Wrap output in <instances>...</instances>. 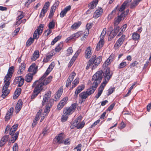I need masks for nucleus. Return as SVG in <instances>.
Wrapping results in <instances>:
<instances>
[{"instance_id": "4468645a", "label": "nucleus", "mask_w": 151, "mask_h": 151, "mask_svg": "<svg viewBox=\"0 0 151 151\" xmlns=\"http://www.w3.org/2000/svg\"><path fill=\"white\" fill-rule=\"evenodd\" d=\"M51 92L50 91H48L45 94L42 102L43 106L45 105L46 103L48 101V99L51 97Z\"/></svg>"}, {"instance_id": "c85d7f7f", "label": "nucleus", "mask_w": 151, "mask_h": 151, "mask_svg": "<svg viewBox=\"0 0 151 151\" xmlns=\"http://www.w3.org/2000/svg\"><path fill=\"white\" fill-rule=\"evenodd\" d=\"M123 15H121L118 16V17L116 19H115V21L114 23V25L116 26L122 20H123L124 19V16H123Z\"/></svg>"}, {"instance_id": "2eb2a0df", "label": "nucleus", "mask_w": 151, "mask_h": 151, "mask_svg": "<svg viewBox=\"0 0 151 151\" xmlns=\"http://www.w3.org/2000/svg\"><path fill=\"white\" fill-rule=\"evenodd\" d=\"M76 75V73L74 72H73L69 76L67 80L66 84V86L67 87H68L70 85Z\"/></svg>"}, {"instance_id": "39448f33", "label": "nucleus", "mask_w": 151, "mask_h": 151, "mask_svg": "<svg viewBox=\"0 0 151 151\" xmlns=\"http://www.w3.org/2000/svg\"><path fill=\"white\" fill-rule=\"evenodd\" d=\"M38 85L36 84L33 85V84L32 85V87L35 88L31 97V98L32 99H35L42 90L41 88V85L40 86H39Z\"/></svg>"}, {"instance_id": "ddd939ff", "label": "nucleus", "mask_w": 151, "mask_h": 151, "mask_svg": "<svg viewBox=\"0 0 151 151\" xmlns=\"http://www.w3.org/2000/svg\"><path fill=\"white\" fill-rule=\"evenodd\" d=\"M14 81L15 84H18V86L21 87L23 84L24 79L22 76H19L16 77Z\"/></svg>"}, {"instance_id": "37998d69", "label": "nucleus", "mask_w": 151, "mask_h": 151, "mask_svg": "<svg viewBox=\"0 0 151 151\" xmlns=\"http://www.w3.org/2000/svg\"><path fill=\"white\" fill-rule=\"evenodd\" d=\"M79 79L78 78H76L75 80L73 81L72 83V86L71 87V89H73L74 87L79 83Z\"/></svg>"}, {"instance_id": "f8f14e48", "label": "nucleus", "mask_w": 151, "mask_h": 151, "mask_svg": "<svg viewBox=\"0 0 151 151\" xmlns=\"http://www.w3.org/2000/svg\"><path fill=\"white\" fill-rule=\"evenodd\" d=\"M63 134L60 133L58 134L55 138V142L58 144L63 143L64 137L63 136Z\"/></svg>"}, {"instance_id": "72a5a7b5", "label": "nucleus", "mask_w": 151, "mask_h": 151, "mask_svg": "<svg viewBox=\"0 0 151 151\" xmlns=\"http://www.w3.org/2000/svg\"><path fill=\"white\" fill-rule=\"evenodd\" d=\"M21 89L19 88H17L14 92V95L13 96V98L14 99H17L21 93Z\"/></svg>"}, {"instance_id": "79ce46f5", "label": "nucleus", "mask_w": 151, "mask_h": 151, "mask_svg": "<svg viewBox=\"0 0 151 151\" xmlns=\"http://www.w3.org/2000/svg\"><path fill=\"white\" fill-rule=\"evenodd\" d=\"M82 118L81 116H79L78 117L77 119L75 120L73 124L75 126L77 127L78 125L81 122V120Z\"/></svg>"}, {"instance_id": "a18cd8bd", "label": "nucleus", "mask_w": 151, "mask_h": 151, "mask_svg": "<svg viewBox=\"0 0 151 151\" xmlns=\"http://www.w3.org/2000/svg\"><path fill=\"white\" fill-rule=\"evenodd\" d=\"M34 39L31 37L29 38L27 41L26 43V46L28 47L30 46L33 42Z\"/></svg>"}, {"instance_id": "393cba45", "label": "nucleus", "mask_w": 151, "mask_h": 151, "mask_svg": "<svg viewBox=\"0 0 151 151\" xmlns=\"http://www.w3.org/2000/svg\"><path fill=\"white\" fill-rule=\"evenodd\" d=\"M71 8V6L70 5L65 7L64 9L61 12L60 14V17H63L67 12L70 10Z\"/></svg>"}, {"instance_id": "dca6fc26", "label": "nucleus", "mask_w": 151, "mask_h": 151, "mask_svg": "<svg viewBox=\"0 0 151 151\" xmlns=\"http://www.w3.org/2000/svg\"><path fill=\"white\" fill-rule=\"evenodd\" d=\"M68 100L67 97L64 98L62 100L58 105L57 109L59 110L63 108Z\"/></svg>"}, {"instance_id": "20e7f679", "label": "nucleus", "mask_w": 151, "mask_h": 151, "mask_svg": "<svg viewBox=\"0 0 151 151\" xmlns=\"http://www.w3.org/2000/svg\"><path fill=\"white\" fill-rule=\"evenodd\" d=\"M47 76H44V75L42 76L38 81H35L33 83V85L36 84L38 85L39 86L41 85V88L43 89L42 86L43 85H46L48 84L51 81L52 78V77L51 76H50L47 78H45L44 81L43 80Z\"/></svg>"}, {"instance_id": "7ed1b4c3", "label": "nucleus", "mask_w": 151, "mask_h": 151, "mask_svg": "<svg viewBox=\"0 0 151 151\" xmlns=\"http://www.w3.org/2000/svg\"><path fill=\"white\" fill-rule=\"evenodd\" d=\"M76 106V104L75 103L72 104L69 108H67L64 109L61 119V120L62 122H64L67 120L68 116L74 111Z\"/></svg>"}, {"instance_id": "cd10ccee", "label": "nucleus", "mask_w": 151, "mask_h": 151, "mask_svg": "<svg viewBox=\"0 0 151 151\" xmlns=\"http://www.w3.org/2000/svg\"><path fill=\"white\" fill-rule=\"evenodd\" d=\"M22 102L21 101L19 100L18 101L15 107V112L17 113H18L21 109L22 106Z\"/></svg>"}, {"instance_id": "f3484780", "label": "nucleus", "mask_w": 151, "mask_h": 151, "mask_svg": "<svg viewBox=\"0 0 151 151\" xmlns=\"http://www.w3.org/2000/svg\"><path fill=\"white\" fill-rule=\"evenodd\" d=\"M35 65V63L32 64L28 69L29 72H32V73L34 75L35 74L37 71V67H36Z\"/></svg>"}, {"instance_id": "58836bf2", "label": "nucleus", "mask_w": 151, "mask_h": 151, "mask_svg": "<svg viewBox=\"0 0 151 151\" xmlns=\"http://www.w3.org/2000/svg\"><path fill=\"white\" fill-rule=\"evenodd\" d=\"M63 47V43L61 42L59 43L58 45L55 47V52H59L62 49Z\"/></svg>"}, {"instance_id": "5fc2aeb1", "label": "nucleus", "mask_w": 151, "mask_h": 151, "mask_svg": "<svg viewBox=\"0 0 151 151\" xmlns=\"http://www.w3.org/2000/svg\"><path fill=\"white\" fill-rule=\"evenodd\" d=\"M116 34L117 33H116L115 32L112 30L109 36V39L111 40L114 37L116 36Z\"/></svg>"}, {"instance_id": "a19ab883", "label": "nucleus", "mask_w": 151, "mask_h": 151, "mask_svg": "<svg viewBox=\"0 0 151 151\" xmlns=\"http://www.w3.org/2000/svg\"><path fill=\"white\" fill-rule=\"evenodd\" d=\"M132 37L133 40H137L140 38V35L134 32L132 36Z\"/></svg>"}, {"instance_id": "9d476101", "label": "nucleus", "mask_w": 151, "mask_h": 151, "mask_svg": "<svg viewBox=\"0 0 151 151\" xmlns=\"http://www.w3.org/2000/svg\"><path fill=\"white\" fill-rule=\"evenodd\" d=\"M125 36L124 35H122L119 39L114 45V47L115 49H118L121 45L125 39Z\"/></svg>"}, {"instance_id": "2f4dec72", "label": "nucleus", "mask_w": 151, "mask_h": 151, "mask_svg": "<svg viewBox=\"0 0 151 151\" xmlns=\"http://www.w3.org/2000/svg\"><path fill=\"white\" fill-rule=\"evenodd\" d=\"M98 3L97 0H93L88 4V7L90 9H93L96 6Z\"/></svg>"}, {"instance_id": "864d4df0", "label": "nucleus", "mask_w": 151, "mask_h": 151, "mask_svg": "<svg viewBox=\"0 0 151 151\" xmlns=\"http://www.w3.org/2000/svg\"><path fill=\"white\" fill-rule=\"evenodd\" d=\"M61 37V36H58L55 37V39L52 41L51 42V44L52 45H53L57 41L60 39Z\"/></svg>"}, {"instance_id": "e433bc0d", "label": "nucleus", "mask_w": 151, "mask_h": 151, "mask_svg": "<svg viewBox=\"0 0 151 151\" xmlns=\"http://www.w3.org/2000/svg\"><path fill=\"white\" fill-rule=\"evenodd\" d=\"M39 52L38 50L35 51L31 59L33 61L35 60L39 57Z\"/></svg>"}, {"instance_id": "a878e982", "label": "nucleus", "mask_w": 151, "mask_h": 151, "mask_svg": "<svg viewBox=\"0 0 151 151\" xmlns=\"http://www.w3.org/2000/svg\"><path fill=\"white\" fill-rule=\"evenodd\" d=\"M54 54V51H52L47 55H46V58H44L43 60V62L45 63L48 62L52 58Z\"/></svg>"}, {"instance_id": "09e8293b", "label": "nucleus", "mask_w": 151, "mask_h": 151, "mask_svg": "<svg viewBox=\"0 0 151 151\" xmlns=\"http://www.w3.org/2000/svg\"><path fill=\"white\" fill-rule=\"evenodd\" d=\"M111 63L108 60H106L104 63L103 65V67L104 68L105 70L106 68H108L107 67Z\"/></svg>"}, {"instance_id": "13d9d810", "label": "nucleus", "mask_w": 151, "mask_h": 151, "mask_svg": "<svg viewBox=\"0 0 151 151\" xmlns=\"http://www.w3.org/2000/svg\"><path fill=\"white\" fill-rule=\"evenodd\" d=\"M127 27V24H124L121 27V32H120L119 34L118 35V36H119L121 34H122L125 30Z\"/></svg>"}, {"instance_id": "c756f323", "label": "nucleus", "mask_w": 151, "mask_h": 151, "mask_svg": "<svg viewBox=\"0 0 151 151\" xmlns=\"http://www.w3.org/2000/svg\"><path fill=\"white\" fill-rule=\"evenodd\" d=\"M93 58H91L89 60L88 62L87 65L86 67V70L88 69L90 67L91 69L92 70L95 69V68H93Z\"/></svg>"}, {"instance_id": "4c0bfd02", "label": "nucleus", "mask_w": 151, "mask_h": 151, "mask_svg": "<svg viewBox=\"0 0 151 151\" xmlns=\"http://www.w3.org/2000/svg\"><path fill=\"white\" fill-rule=\"evenodd\" d=\"M25 66L24 64H21L19 66V69L18 70L17 73L19 74H22L23 73V71L25 69Z\"/></svg>"}, {"instance_id": "052dcab7", "label": "nucleus", "mask_w": 151, "mask_h": 151, "mask_svg": "<svg viewBox=\"0 0 151 151\" xmlns=\"http://www.w3.org/2000/svg\"><path fill=\"white\" fill-rule=\"evenodd\" d=\"M85 123L83 122H80L76 127L77 129L82 128L84 126Z\"/></svg>"}, {"instance_id": "f704fd0d", "label": "nucleus", "mask_w": 151, "mask_h": 151, "mask_svg": "<svg viewBox=\"0 0 151 151\" xmlns=\"http://www.w3.org/2000/svg\"><path fill=\"white\" fill-rule=\"evenodd\" d=\"M33 75L31 73L27 74L25 76L26 81L28 82H30L33 79Z\"/></svg>"}, {"instance_id": "bb28decb", "label": "nucleus", "mask_w": 151, "mask_h": 151, "mask_svg": "<svg viewBox=\"0 0 151 151\" xmlns=\"http://www.w3.org/2000/svg\"><path fill=\"white\" fill-rule=\"evenodd\" d=\"M9 138V136L6 135L4 136L1 139L0 141V147L3 146L8 141Z\"/></svg>"}, {"instance_id": "f257e3e1", "label": "nucleus", "mask_w": 151, "mask_h": 151, "mask_svg": "<svg viewBox=\"0 0 151 151\" xmlns=\"http://www.w3.org/2000/svg\"><path fill=\"white\" fill-rule=\"evenodd\" d=\"M112 75V72L111 71L110 68H109L103 71L100 70L98 71L93 76L92 79V85H95L98 86V85L100 83L103 76H104V79L102 83L105 81V79L107 78H109L107 81V83Z\"/></svg>"}, {"instance_id": "6ab92c4d", "label": "nucleus", "mask_w": 151, "mask_h": 151, "mask_svg": "<svg viewBox=\"0 0 151 151\" xmlns=\"http://www.w3.org/2000/svg\"><path fill=\"white\" fill-rule=\"evenodd\" d=\"M79 97L81 100V103L84 102L86 99L88 97V95L86 91H83L80 93L79 95Z\"/></svg>"}, {"instance_id": "412c9836", "label": "nucleus", "mask_w": 151, "mask_h": 151, "mask_svg": "<svg viewBox=\"0 0 151 151\" xmlns=\"http://www.w3.org/2000/svg\"><path fill=\"white\" fill-rule=\"evenodd\" d=\"M53 100H49L46 106V108L45 109L44 112L45 113H46L47 114L50 111V108L53 104Z\"/></svg>"}, {"instance_id": "7c9ffc66", "label": "nucleus", "mask_w": 151, "mask_h": 151, "mask_svg": "<svg viewBox=\"0 0 151 151\" xmlns=\"http://www.w3.org/2000/svg\"><path fill=\"white\" fill-rule=\"evenodd\" d=\"M104 43V40H100L97 45L96 50L97 51H99L102 47Z\"/></svg>"}, {"instance_id": "a211bd4d", "label": "nucleus", "mask_w": 151, "mask_h": 151, "mask_svg": "<svg viewBox=\"0 0 151 151\" xmlns=\"http://www.w3.org/2000/svg\"><path fill=\"white\" fill-rule=\"evenodd\" d=\"M97 86L95 85H92V86L87 89L86 92L88 96H90L94 93Z\"/></svg>"}, {"instance_id": "603ef678", "label": "nucleus", "mask_w": 151, "mask_h": 151, "mask_svg": "<svg viewBox=\"0 0 151 151\" xmlns=\"http://www.w3.org/2000/svg\"><path fill=\"white\" fill-rule=\"evenodd\" d=\"M55 10V8H54L53 7H51L49 16V18H51L52 17Z\"/></svg>"}, {"instance_id": "aec40b11", "label": "nucleus", "mask_w": 151, "mask_h": 151, "mask_svg": "<svg viewBox=\"0 0 151 151\" xmlns=\"http://www.w3.org/2000/svg\"><path fill=\"white\" fill-rule=\"evenodd\" d=\"M85 88L84 85L82 84L80 86H78L75 92V97L76 98L78 97V93H80Z\"/></svg>"}, {"instance_id": "0e129e2a", "label": "nucleus", "mask_w": 151, "mask_h": 151, "mask_svg": "<svg viewBox=\"0 0 151 151\" xmlns=\"http://www.w3.org/2000/svg\"><path fill=\"white\" fill-rule=\"evenodd\" d=\"M115 90V88H110L108 90V93L107 94V95L108 96H109Z\"/></svg>"}, {"instance_id": "6e6d98bb", "label": "nucleus", "mask_w": 151, "mask_h": 151, "mask_svg": "<svg viewBox=\"0 0 151 151\" xmlns=\"http://www.w3.org/2000/svg\"><path fill=\"white\" fill-rule=\"evenodd\" d=\"M73 50L72 48L71 47H69L67 50V53L66 54V56H68L72 54L73 52Z\"/></svg>"}, {"instance_id": "0eeeda50", "label": "nucleus", "mask_w": 151, "mask_h": 151, "mask_svg": "<svg viewBox=\"0 0 151 151\" xmlns=\"http://www.w3.org/2000/svg\"><path fill=\"white\" fill-rule=\"evenodd\" d=\"M91 58H93V65L92 68H96L101 61L102 57L101 56H100L96 57V55H94Z\"/></svg>"}, {"instance_id": "6e6552de", "label": "nucleus", "mask_w": 151, "mask_h": 151, "mask_svg": "<svg viewBox=\"0 0 151 151\" xmlns=\"http://www.w3.org/2000/svg\"><path fill=\"white\" fill-rule=\"evenodd\" d=\"M108 79L109 78H107L105 79V81L103 83H102L101 84L99 88L98 93L95 96V98L97 99H98L101 95L106 84L107 83V81Z\"/></svg>"}, {"instance_id": "b1692460", "label": "nucleus", "mask_w": 151, "mask_h": 151, "mask_svg": "<svg viewBox=\"0 0 151 151\" xmlns=\"http://www.w3.org/2000/svg\"><path fill=\"white\" fill-rule=\"evenodd\" d=\"M55 66V63L54 62H52L48 68L45 73L44 74V76H47L52 71Z\"/></svg>"}, {"instance_id": "1a4fd4ad", "label": "nucleus", "mask_w": 151, "mask_h": 151, "mask_svg": "<svg viewBox=\"0 0 151 151\" xmlns=\"http://www.w3.org/2000/svg\"><path fill=\"white\" fill-rule=\"evenodd\" d=\"M108 79L109 78H107L105 79V81L103 83H102L101 84L99 88L98 93L95 96V98L97 99H98L101 95L106 84L107 83V81Z\"/></svg>"}, {"instance_id": "680f3d73", "label": "nucleus", "mask_w": 151, "mask_h": 151, "mask_svg": "<svg viewBox=\"0 0 151 151\" xmlns=\"http://www.w3.org/2000/svg\"><path fill=\"white\" fill-rule=\"evenodd\" d=\"M52 32L51 29H49L45 30L44 33V35L46 36H48Z\"/></svg>"}, {"instance_id": "bf43d9fd", "label": "nucleus", "mask_w": 151, "mask_h": 151, "mask_svg": "<svg viewBox=\"0 0 151 151\" xmlns=\"http://www.w3.org/2000/svg\"><path fill=\"white\" fill-rule=\"evenodd\" d=\"M50 2L49 1H47L45 3L42 8L48 10V9L50 6Z\"/></svg>"}, {"instance_id": "ea45409f", "label": "nucleus", "mask_w": 151, "mask_h": 151, "mask_svg": "<svg viewBox=\"0 0 151 151\" xmlns=\"http://www.w3.org/2000/svg\"><path fill=\"white\" fill-rule=\"evenodd\" d=\"M106 28H104L103 29L100 36V40H104V39L105 36L106 35Z\"/></svg>"}, {"instance_id": "de8ad7c7", "label": "nucleus", "mask_w": 151, "mask_h": 151, "mask_svg": "<svg viewBox=\"0 0 151 151\" xmlns=\"http://www.w3.org/2000/svg\"><path fill=\"white\" fill-rule=\"evenodd\" d=\"M49 29H53L55 26V22L54 20H52L51 22H50L48 25Z\"/></svg>"}, {"instance_id": "5701e85b", "label": "nucleus", "mask_w": 151, "mask_h": 151, "mask_svg": "<svg viewBox=\"0 0 151 151\" xmlns=\"http://www.w3.org/2000/svg\"><path fill=\"white\" fill-rule=\"evenodd\" d=\"M103 12V9L101 8H99L94 12L93 17L96 18H98L100 16Z\"/></svg>"}, {"instance_id": "774afa93", "label": "nucleus", "mask_w": 151, "mask_h": 151, "mask_svg": "<svg viewBox=\"0 0 151 151\" xmlns=\"http://www.w3.org/2000/svg\"><path fill=\"white\" fill-rule=\"evenodd\" d=\"M81 147L82 145L81 144H79L74 149H76L77 151H81Z\"/></svg>"}, {"instance_id": "e2e57ef3", "label": "nucleus", "mask_w": 151, "mask_h": 151, "mask_svg": "<svg viewBox=\"0 0 151 151\" xmlns=\"http://www.w3.org/2000/svg\"><path fill=\"white\" fill-rule=\"evenodd\" d=\"M9 113H7L5 117V121H8L11 118V117L12 116V115L9 114Z\"/></svg>"}, {"instance_id": "423d86ee", "label": "nucleus", "mask_w": 151, "mask_h": 151, "mask_svg": "<svg viewBox=\"0 0 151 151\" xmlns=\"http://www.w3.org/2000/svg\"><path fill=\"white\" fill-rule=\"evenodd\" d=\"M44 25L43 24H40L35 31L33 35V38L37 39L39 37V36L41 35L42 32L43 28Z\"/></svg>"}, {"instance_id": "4d7b16f0", "label": "nucleus", "mask_w": 151, "mask_h": 151, "mask_svg": "<svg viewBox=\"0 0 151 151\" xmlns=\"http://www.w3.org/2000/svg\"><path fill=\"white\" fill-rule=\"evenodd\" d=\"M127 63L126 62H122L119 64L118 68L119 69H121L125 67Z\"/></svg>"}, {"instance_id": "9b49d317", "label": "nucleus", "mask_w": 151, "mask_h": 151, "mask_svg": "<svg viewBox=\"0 0 151 151\" xmlns=\"http://www.w3.org/2000/svg\"><path fill=\"white\" fill-rule=\"evenodd\" d=\"M82 35H83L82 31H79L76 33L73 34L70 37L67 38L66 40V42H68L69 41L72 39L75 40L76 38L78 37L79 36H82Z\"/></svg>"}, {"instance_id": "c9c22d12", "label": "nucleus", "mask_w": 151, "mask_h": 151, "mask_svg": "<svg viewBox=\"0 0 151 151\" xmlns=\"http://www.w3.org/2000/svg\"><path fill=\"white\" fill-rule=\"evenodd\" d=\"M18 126V124L14 125L12 126L10 130L9 134L10 135L14 134L15 132L16 131Z\"/></svg>"}, {"instance_id": "4be33fe9", "label": "nucleus", "mask_w": 151, "mask_h": 151, "mask_svg": "<svg viewBox=\"0 0 151 151\" xmlns=\"http://www.w3.org/2000/svg\"><path fill=\"white\" fill-rule=\"evenodd\" d=\"M85 57L86 58L88 59L90 58L91 56L92 52L91 48L88 47L85 52Z\"/></svg>"}, {"instance_id": "c03bdc74", "label": "nucleus", "mask_w": 151, "mask_h": 151, "mask_svg": "<svg viewBox=\"0 0 151 151\" xmlns=\"http://www.w3.org/2000/svg\"><path fill=\"white\" fill-rule=\"evenodd\" d=\"M89 30L86 29L85 31L84 32H83V37L81 38V40H83L84 39V38H86V36H88L89 33Z\"/></svg>"}, {"instance_id": "49530a36", "label": "nucleus", "mask_w": 151, "mask_h": 151, "mask_svg": "<svg viewBox=\"0 0 151 151\" xmlns=\"http://www.w3.org/2000/svg\"><path fill=\"white\" fill-rule=\"evenodd\" d=\"M63 88H60L58 91L55 94V95L60 98L63 92Z\"/></svg>"}, {"instance_id": "f03ea898", "label": "nucleus", "mask_w": 151, "mask_h": 151, "mask_svg": "<svg viewBox=\"0 0 151 151\" xmlns=\"http://www.w3.org/2000/svg\"><path fill=\"white\" fill-rule=\"evenodd\" d=\"M14 69V67L13 66L10 67L9 69L7 74L5 77L4 85L2 90L3 93L1 95V97L3 99L5 98L10 93V90L8 89V88L10 84V80L12 76Z\"/></svg>"}, {"instance_id": "3c124183", "label": "nucleus", "mask_w": 151, "mask_h": 151, "mask_svg": "<svg viewBox=\"0 0 151 151\" xmlns=\"http://www.w3.org/2000/svg\"><path fill=\"white\" fill-rule=\"evenodd\" d=\"M47 11V10L42 8L40 14V17L41 18H43Z\"/></svg>"}, {"instance_id": "338daca9", "label": "nucleus", "mask_w": 151, "mask_h": 151, "mask_svg": "<svg viewBox=\"0 0 151 151\" xmlns=\"http://www.w3.org/2000/svg\"><path fill=\"white\" fill-rule=\"evenodd\" d=\"M13 151H18V146L17 143H15L13 147Z\"/></svg>"}, {"instance_id": "8fccbe9b", "label": "nucleus", "mask_w": 151, "mask_h": 151, "mask_svg": "<svg viewBox=\"0 0 151 151\" xmlns=\"http://www.w3.org/2000/svg\"><path fill=\"white\" fill-rule=\"evenodd\" d=\"M81 23L80 22L75 23L72 26L71 28L72 29H76L79 27L81 25Z\"/></svg>"}, {"instance_id": "473e14b6", "label": "nucleus", "mask_w": 151, "mask_h": 151, "mask_svg": "<svg viewBox=\"0 0 151 151\" xmlns=\"http://www.w3.org/2000/svg\"><path fill=\"white\" fill-rule=\"evenodd\" d=\"M19 134V132L17 131L14 133V134L11 135L12 137L11 139V141L12 143L14 142L17 139Z\"/></svg>"}, {"instance_id": "69168bd1", "label": "nucleus", "mask_w": 151, "mask_h": 151, "mask_svg": "<svg viewBox=\"0 0 151 151\" xmlns=\"http://www.w3.org/2000/svg\"><path fill=\"white\" fill-rule=\"evenodd\" d=\"M126 6L125 3H123L121 5L120 8L119 9V11L120 12H122L125 9Z\"/></svg>"}]
</instances>
